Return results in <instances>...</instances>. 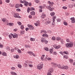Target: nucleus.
Returning a JSON list of instances; mask_svg holds the SVG:
<instances>
[{
	"label": "nucleus",
	"mask_w": 75,
	"mask_h": 75,
	"mask_svg": "<svg viewBox=\"0 0 75 75\" xmlns=\"http://www.w3.org/2000/svg\"><path fill=\"white\" fill-rule=\"evenodd\" d=\"M20 4H17L16 6L15 7L16 8H19V7H20Z\"/></svg>",
	"instance_id": "obj_28"
},
{
	"label": "nucleus",
	"mask_w": 75,
	"mask_h": 75,
	"mask_svg": "<svg viewBox=\"0 0 75 75\" xmlns=\"http://www.w3.org/2000/svg\"><path fill=\"white\" fill-rule=\"evenodd\" d=\"M47 75H52V74L50 72H48L47 73Z\"/></svg>",
	"instance_id": "obj_62"
},
{
	"label": "nucleus",
	"mask_w": 75,
	"mask_h": 75,
	"mask_svg": "<svg viewBox=\"0 0 75 75\" xmlns=\"http://www.w3.org/2000/svg\"><path fill=\"white\" fill-rule=\"evenodd\" d=\"M60 48H61V47L59 45H58V46H56V47H55V49L58 50V49Z\"/></svg>",
	"instance_id": "obj_20"
},
{
	"label": "nucleus",
	"mask_w": 75,
	"mask_h": 75,
	"mask_svg": "<svg viewBox=\"0 0 75 75\" xmlns=\"http://www.w3.org/2000/svg\"><path fill=\"white\" fill-rule=\"evenodd\" d=\"M64 58H65L66 59H68V56H64Z\"/></svg>",
	"instance_id": "obj_54"
},
{
	"label": "nucleus",
	"mask_w": 75,
	"mask_h": 75,
	"mask_svg": "<svg viewBox=\"0 0 75 75\" xmlns=\"http://www.w3.org/2000/svg\"><path fill=\"white\" fill-rule=\"evenodd\" d=\"M9 37L10 39H11L12 38V36L11 35H9Z\"/></svg>",
	"instance_id": "obj_47"
},
{
	"label": "nucleus",
	"mask_w": 75,
	"mask_h": 75,
	"mask_svg": "<svg viewBox=\"0 0 75 75\" xmlns=\"http://www.w3.org/2000/svg\"><path fill=\"white\" fill-rule=\"evenodd\" d=\"M13 38H18V35H17V34H16V35L15 36H14V38L13 37Z\"/></svg>",
	"instance_id": "obj_48"
},
{
	"label": "nucleus",
	"mask_w": 75,
	"mask_h": 75,
	"mask_svg": "<svg viewBox=\"0 0 75 75\" xmlns=\"http://www.w3.org/2000/svg\"><path fill=\"white\" fill-rule=\"evenodd\" d=\"M70 19L71 20V22L72 23H75V18H74V17L71 18H70Z\"/></svg>",
	"instance_id": "obj_8"
},
{
	"label": "nucleus",
	"mask_w": 75,
	"mask_h": 75,
	"mask_svg": "<svg viewBox=\"0 0 75 75\" xmlns=\"http://www.w3.org/2000/svg\"><path fill=\"white\" fill-rule=\"evenodd\" d=\"M45 40L43 39V40H41V42H45Z\"/></svg>",
	"instance_id": "obj_57"
},
{
	"label": "nucleus",
	"mask_w": 75,
	"mask_h": 75,
	"mask_svg": "<svg viewBox=\"0 0 75 75\" xmlns=\"http://www.w3.org/2000/svg\"><path fill=\"white\" fill-rule=\"evenodd\" d=\"M29 30H34V27L31 25V27L29 28Z\"/></svg>",
	"instance_id": "obj_17"
},
{
	"label": "nucleus",
	"mask_w": 75,
	"mask_h": 75,
	"mask_svg": "<svg viewBox=\"0 0 75 75\" xmlns=\"http://www.w3.org/2000/svg\"><path fill=\"white\" fill-rule=\"evenodd\" d=\"M2 21H3V22H5V23H7L8 22V21H6V18H3L2 19Z\"/></svg>",
	"instance_id": "obj_15"
},
{
	"label": "nucleus",
	"mask_w": 75,
	"mask_h": 75,
	"mask_svg": "<svg viewBox=\"0 0 75 75\" xmlns=\"http://www.w3.org/2000/svg\"><path fill=\"white\" fill-rule=\"evenodd\" d=\"M69 61L70 63H71V64H72L73 62H74V60L72 59H69Z\"/></svg>",
	"instance_id": "obj_24"
},
{
	"label": "nucleus",
	"mask_w": 75,
	"mask_h": 75,
	"mask_svg": "<svg viewBox=\"0 0 75 75\" xmlns=\"http://www.w3.org/2000/svg\"><path fill=\"white\" fill-rule=\"evenodd\" d=\"M64 53L65 54H69V53L67 51L66 52L65 51H64Z\"/></svg>",
	"instance_id": "obj_34"
},
{
	"label": "nucleus",
	"mask_w": 75,
	"mask_h": 75,
	"mask_svg": "<svg viewBox=\"0 0 75 75\" xmlns=\"http://www.w3.org/2000/svg\"><path fill=\"white\" fill-rule=\"evenodd\" d=\"M23 3H24V5L25 6H27L28 5V2L26 1L25 0H23Z\"/></svg>",
	"instance_id": "obj_6"
},
{
	"label": "nucleus",
	"mask_w": 75,
	"mask_h": 75,
	"mask_svg": "<svg viewBox=\"0 0 75 75\" xmlns=\"http://www.w3.org/2000/svg\"><path fill=\"white\" fill-rule=\"evenodd\" d=\"M33 53L32 52H28V54H29L30 55H31V54H33Z\"/></svg>",
	"instance_id": "obj_52"
},
{
	"label": "nucleus",
	"mask_w": 75,
	"mask_h": 75,
	"mask_svg": "<svg viewBox=\"0 0 75 75\" xmlns=\"http://www.w3.org/2000/svg\"><path fill=\"white\" fill-rule=\"evenodd\" d=\"M3 45H1L0 43V48H3Z\"/></svg>",
	"instance_id": "obj_61"
},
{
	"label": "nucleus",
	"mask_w": 75,
	"mask_h": 75,
	"mask_svg": "<svg viewBox=\"0 0 75 75\" xmlns=\"http://www.w3.org/2000/svg\"><path fill=\"white\" fill-rule=\"evenodd\" d=\"M74 6V5L73 4H70L68 5V7L69 8H72L73 6Z\"/></svg>",
	"instance_id": "obj_12"
},
{
	"label": "nucleus",
	"mask_w": 75,
	"mask_h": 75,
	"mask_svg": "<svg viewBox=\"0 0 75 75\" xmlns=\"http://www.w3.org/2000/svg\"><path fill=\"white\" fill-rule=\"evenodd\" d=\"M11 69L12 70H14L16 69V68L14 67H12L11 68Z\"/></svg>",
	"instance_id": "obj_53"
},
{
	"label": "nucleus",
	"mask_w": 75,
	"mask_h": 75,
	"mask_svg": "<svg viewBox=\"0 0 75 75\" xmlns=\"http://www.w3.org/2000/svg\"><path fill=\"white\" fill-rule=\"evenodd\" d=\"M14 58H16V59H18V55H16L15 57H14Z\"/></svg>",
	"instance_id": "obj_41"
},
{
	"label": "nucleus",
	"mask_w": 75,
	"mask_h": 75,
	"mask_svg": "<svg viewBox=\"0 0 75 75\" xmlns=\"http://www.w3.org/2000/svg\"><path fill=\"white\" fill-rule=\"evenodd\" d=\"M18 53H19V54L21 53V50H20V49H18Z\"/></svg>",
	"instance_id": "obj_37"
},
{
	"label": "nucleus",
	"mask_w": 75,
	"mask_h": 75,
	"mask_svg": "<svg viewBox=\"0 0 75 75\" xmlns=\"http://www.w3.org/2000/svg\"><path fill=\"white\" fill-rule=\"evenodd\" d=\"M45 50L47 51H49V49L47 47H45L44 48Z\"/></svg>",
	"instance_id": "obj_29"
},
{
	"label": "nucleus",
	"mask_w": 75,
	"mask_h": 75,
	"mask_svg": "<svg viewBox=\"0 0 75 75\" xmlns=\"http://www.w3.org/2000/svg\"><path fill=\"white\" fill-rule=\"evenodd\" d=\"M61 40V39L60 37H57L56 38V40H57V41H59V40Z\"/></svg>",
	"instance_id": "obj_21"
},
{
	"label": "nucleus",
	"mask_w": 75,
	"mask_h": 75,
	"mask_svg": "<svg viewBox=\"0 0 75 75\" xmlns=\"http://www.w3.org/2000/svg\"><path fill=\"white\" fill-rule=\"evenodd\" d=\"M29 66L30 67H31L32 68L33 67V65L32 64H29Z\"/></svg>",
	"instance_id": "obj_63"
},
{
	"label": "nucleus",
	"mask_w": 75,
	"mask_h": 75,
	"mask_svg": "<svg viewBox=\"0 0 75 75\" xmlns=\"http://www.w3.org/2000/svg\"><path fill=\"white\" fill-rule=\"evenodd\" d=\"M42 66H43V63H41L37 65V68L39 70L41 69L42 68Z\"/></svg>",
	"instance_id": "obj_3"
},
{
	"label": "nucleus",
	"mask_w": 75,
	"mask_h": 75,
	"mask_svg": "<svg viewBox=\"0 0 75 75\" xmlns=\"http://www.w3.org/2000/svg\"><path fill=\"white\" fill-rule=\"evenodd\" d=\"M46 17V14H44V13H42V15L41 16V18H42V19H44L45 17Z\"/></svg>",
	"instance_id": "obj_5"
},
{
	"label": "nucleus",
	"mask_w": 75,
	"mask_h": 75,
	"mask_svg": "<svg viewBox=\"0 0 75 75\" xmlns=\"http://www.w3.org/2000/svg\"><path fill=\"white\" fill-rule=\"evenodd\" d=\"M5 1L6 3H8L10 2V0H6Z\"/></svg>",
	"instance_id": "obj_58"
},
{
	"label": "nucleus",
	"mask_w": 75,
	"mask_h": 75,
	"mask_svg": "<svg viewBox=\"0 0 75 75\" xmlns=\"http://www.w3.org/2000/svg\"><path fill=\"white\" fill-rule=\"evenodd\" d=\"M56 17H57V16H54L52 17L53 23H52V24L53 25H54V24H55V23H54V22H55V19H56Z\"/></svg>",
	"instance_id": "obj_4"
},
{
	"label": "nucleus",
	"mask_w": 75,
	"mask_h": 75,
	"mask_svg": "<svg viewBox=\"0 0 75 75\" xmlns=\"http://www.w3.org/2000/svg\"><path fill=\"white\" fill-rule=\"evenodd\" d=\"M25 46L26 48H31V47L28 45H25Z\"/></svg>",
	"instance_id": "obj_27"
},
{
	"label": "nucleus",
	"mask_w": 75,
	"mask_h": 75,
	"mask_svg": "<svg viewBox=\"0 0 75 75\" xmlns=\"http://www.w3.org/2000/svg\"><path fill=\"white\" fill-rule=\"evenodd\" d=\"M53 55H57V52L55 51L53 52Z\"/></svg>",
	"instance_id": "obj_42"
},
{
	"label": "nucleus",
	"mask_w": 75,
	"mask_h": 75,
	"mask_svg": "<svg viewBox=\"0 0 75 75\" xmlns=\"http://www.w3.org/2000/svg\"><path fill=\"white\" fill-rule=\"evenodd\" d=\"M30 40L31 41H35V39H34L33 38H30Z\"/></svg>",
	"instance_id": "obj_30"
},
{
	"label": "nucleus",
	"mask_w": 75,
	"mask_h": 75,
	"mask_svg": "<svg viewBox=\"0 0 75 75\" xmlns=\"http://www.w3.org/2000/svg\"><path fill=\"white\" fill-rule=\"evenodd\" d=\"M63 8L64 10H65V9H67V7L66 6H63Z\"/></svg>",
	"instance_id": "obj_55"
},
{
	"label": "nucleus",
	"mask_w": 75,
	"mask_h": 75,
	"mask_svg": "<svg viewBox=\"0 0 75 75\" xmlns=\"http://www.w3.org/2000/svg\"><path fill=\"white\" fill-rule=\"evenodd\" d=\"M28 26L29 27V28L30 29V28L31 27V25H30V24H28Z\"/></svg>",
	"instance_id": "obj_60"
},
{
	"label": "nucleus",
	"mask_w": 75,
	"mask_h": 75,
	"mask_svg": "<svg viewBox=\"0 0 75 75\" xmlns=\"http://www.w3.org/2000/svg\"><path fill=\"white\" fill-rule=\"evenodd\" d=\"M60 42H61V44H64V41L63 39H61V40H60Z\"/></svg>",
	"instance_id": "obj_26"
},
{
	"label": "nucleus",
	"mask_w": 75,
	"mask_h": 75,
	"mask_svg": "<svg viewBox=\"0 0 75 75\" xmlns=\"http://www.w3.org/2000/svg\"><path fill=\"white\" fill-rule=\"evenodd\" d=\"M35 2L36 3H40V1L38 0H35Z\"/></svg>",
	"instance_id": "obj_36"
},
{
	"label": "nucleus",
	"mask_w": 75,
	"mask_h": 75,
	"mask_svg": "<svg viewBox=\"0 0 75 75\" xmlns=\"http://www.w3.org/2000/svg\"><path fill=\"white\" fill-rule=\"evenodd\" d=\"M51 69H50V71H49L50 72H52L54 71V69H52V68Z\"/></svg>",
	"instance_id": "obj_46"
},
{
	"label": "nucleus",
	"mask_w": 75,
	"mask_h": 75,
	"mask_svg": "<svg viewBox=\"0 0 75 75\" xmlns=\"http://www.w3.org/2000/svg\"><path fill=\"white\" fill-rule=\"evenodd\" d=\"M50 15L51 16H54V15H55V13L54 12H52L51 13H50Z\"/></svg>",
	"instance_id": "obj_23"
},
{
	"label": "nucleus",
	"mask_w": 75,
	"mask_h": 75,
	"mask_svg": "<svg viewBox=\"0 0 75 75\" xmlns=\"http://www.w3.org/2000/svg\"><path fill=\"white\" fill-rule=\"evenodd\" d=\"M52 40H53L54 41H55V40H56V38L55 37V36H53L52 38Z\"/></svg>",
	"instance_id": "obj_22"
},
{
	"label": "nucleus",
	"mask_w": 75,
	"mask_h": 75,
	"mask_svg": "<svg viewBox=\"0 0 75 75\" xmlns=\"http://www.w3.org/2000/svg\"><path fill=\"white\" fill-rule=\"evenodd\" d=\"M33 10H35V8L34 7H31L30 8V11H33Z\"/></svg>",
	"instance_id": "obj_25"
},
{
	"label": "nucleus",
	"mask_w": 75,
	"mask_h": 75,
	"mask_svg": "<svg viewBox=\"0 0 75 75\" xmlns=\"http://www.w3.org/2000/svg\"><path fill=\"white\" fill-rule=\"evenodd\" d=\"M48 8L50 10V11H52L54 9V8L51 7V6H49L48 7Z\"/></svg>",
	"instance_id": "obj_7"
},
{
	"label": "nucleus",
	"mask_w": 75,
	"mask_h": 75,
	"mask_svg": "<svg viewBox=\"0 0 75 75\" xmlns=\"http://www.w3.org/2000/svg\"><path fill=\"white\" fill-rule=\"evenodd\" d=\"M44 57H45V55H42L41 57V59L42 61H44Z\"/></svg>",
	"instance_id": "obj_18"
},
{
	"label": "nucleus",
	"mask_w": 75,
	"mask_h": 75,
	"mask_svg": "<svg viewBox=\"0 0 75 75\" xmlns=\"http://www.w3.org/2000/svg\"><path fill=\"white\" fill-rule=\"evenodd\" d=\"M51 64H52L54 66H56V65H57V64H56V63L52 62Z\"/></svg>",
	"instance_id": "obj_38"
},
{
	"label": "nucleus",
	"mask_w": 75,
	"mask_h": 75,
	"mask_svg": "<svg viewBox=\"0 0 75 75\" xmlns=\"http://www.w3.org/2000/svg\"><path fill=\"white\" fill-rule=\"evenodd\" d=\"M28 4L29 5V6H31L32 4H31V2H29V3H28Z\"/></svg>",
	"instance_id": "obj_56"
},
{
	"label": "nucleus",
	"mask_w": 75,
	"mask_h": 75,
	"mask_svg": "<svg viewBox=\"0 0 75 75\" xmlns=\"http://www.w3.org/2000/svg\"><path fill=\"white\" fill-rule=\"evenodd\" d=\"M14 14L15 15L13 16V17L15 18H17L18 16H19V14L17 13H15Z\"/></svg>",
	"instance_id": "obj_11"
},
{
	"label": "nucleus",
	"mask_w": 75,
	"mask_h": 75,
	"mask_svg": "<svg viewBox=\"0 0 75 75\" xmlns=\"http://www.w3.org/2000/svg\"><path fill=\"white\" fill-rule=\"evenodd\" d=\"M47 23H48V24H50L51 23V21H47Z\"/></svg>",
	"instance_id": "obj_64"
},
{
	"label": "nucleus",
	"mask_w": 75,
	"mask_h": 75,
	"mask_svg": "<svg viewBox=\"0 0 75 75\" xmlns=\"http://www.w3.org/2000/svg\"><path fill=\"white\" fill-rule=\"evenodd\" d=\"M17 23L18 25H21V23L20 22H18Z\"/></svg>",
	"instance_id": "obj_51"
},
{
	"label": "nucleus",
	"mask_w": 75,
	"mask_h": 75,
	"mask_svg": "<svg viewBox=\"0 0 75 75\" xmlns=\"http://www.w3.org/2000/svg\"><path fill=\"white\" fill-rule=\"evenodd\" d=\"M30 8L28 7L27 9V12L28 13H30Z\"/></svg>",
	"instance_id": "obj_32"
},
{
	"label": "nucleus",
	"mask_w": 75,
	"mask_h": 75,
	"mask_svg": "<svg viewBox=\"0 0 75 75\" xmlns=\"http://www.w3.org/2000/svg\"><path fill=\"white\" fill-rule=\"evenodd\" d=\"M65 46L67 48H72L74 46V43L71 42L69 43H67L66 44Z\"/></svg>",
	"instance_id": "obj_1"
},
{
	"label": "nucleus",
	"mask_w": 75,
	"mask_h": 75,
	"mask_svg": "<svg viewBox=\"0 0 75 75\" xmlns=\"http://www.w3.org/2000/svg\"><path fill=\"white\" fill-rule=\"evenodd\" d=\"M11 75H17V73L13 71H11Z\"/></svg>",
	"instance_id": "obj_14"
},
{
	"label": "nucleus",
	"mask_w": 75,
	"mask_h": 75,
	"mask_svg": "<svg viewBox=\"0 0 75 75\" xmlns=\"http://www.w3.org/2000/svg\"><path fill=\"white\" fill-rule=\"evenodd\" d=\"M6 50L8 51H10V47H6Z\"/></svg>",
	"instance_id": "obj_35"
},
{
	"label": "nucleus",
	"mask_w": 75,
	"mask_h": 75,
	"mask_svg": "<svg viewBox=\"0 0 75 75\" xmlns=\"http://www.w3.org/2000/svg\"><path fill=\"white\" fill-rule=\"evenodd\" d=\"M16 11H21V10L20 9L18 8L16 9Z\"/></svg>",
	"instance_id": "obj_49"
},
{
	"label": "nucleus",
	"mask_w": 75,
	"mask_h": 75,
	"mask_svg": "<svg viewBox=\"0 0 75 75\" xmlns=\"http://www.w3.org/2000/svg\"><path fill=\"white\" fill-rule=\"evenodd\" d=\"M64 24L65 25H68V23L65 22H64Z\"/></svg>",
	"instance_id": "obj_44"
},
{
	"label": "nucleus",
	"mask_w": 75,
	"mask_h": 75,
	"mask_svg": "<svg viewBox=\"0 0 75 75\" xmlns=\"http://www.w3.org/2000/svg\"><path fill=\"white\" fill-rule=\"evenodd\" d=\"M45 44H48V41L47 40H45L44 42Z\"/></svg>",
	"instance_id": "obj_50"
},
{
	"label": "nucleus",
	"mask_w": 75,
	"mask_h": 75,
	"mask_svg": "<svg viewBox=\"0 0 75 75\" xmlns=\"http://www.w3.org/2000/svg\"><path fill=\"white\" fill-rule=\"evenodd\" d=\"M18 67L19 68H21V65L20 64H18Z\"/></svg>",
	"instance_id": "obj_43"
},
{
	"label": "nucleus",
	"mask_w": 75,
	"mask_h": 75,
	"mask_svg": "<svg viewBox=\"0 0 75 75\" xmlns=\"http://www.w3.org/2000/svg\"><path fill=\"white\" fill-rule=\"evenodd\" d=\"M57 22L59 23V22H61V19H60L58 18V19H57Z\"/></svg>",
	"instance_id": "obj_33"
},
{
	"label": "nucleus",
	"mask_w": 75,
	"mask_h": 75,
	"mask_svg": "<svg viewBox=\"0 0 75 75\" xmlns=\"http://www.w3.org/2000/svg\"><path fill=\"white\" fill-rule=\"evenodd\" d=\"M8 22L7 23H6V25H9L10 26H13V25H14V23H8Z\"/></svg>",
	"instance_id": "obj_10"
},
{
	"label": "nucleus",
	"mask_w": 75,
	"mask_h": 75,
	"mask_svg": "<svg viewBox=\"0 0 75 75\" xmlns=\"http://www.w3.org/2000/svg\"><path fill=\"white\" fill-rule=\"evenodd\" d=\"M20 33L21 35H23V34H24V32L22 30L21 31Z\"/></svg>",
	"instance_id": "obj_31"
},
{
	"label": "nucleus",
	"mask_w": 75,
	"mask_h": 75,
	"mask_svg": "<svg viewBox=\"0 0 75 75\" xmlns=\"http://www.w3.org/2000/svg\"><path fill=\"white\" fill-rule=\"evenodd\" d=\"M21 30H23L24 29V25H21Z\"/></svg>",
	"instance_id": "obj_39"
},
{
	"label": "nucleus",
	"mask_w": 75,
	"mask_h": 75,
	"mask_svg": "<svg viewBox=\"0 0 75 75\" xmlns=\"http://www.w3.org/2000/svg\"><path fill=\"white\" fill-rule=\"evenodd\" d=\"M59 53H60V54H61L62 55H63L64 54V52H63L60 51L59 52Z\"/></svg>",
	"instance_id": "obj_45"
},
{
	"label": "nucleus",
	"mask_w": 75,
	"mask_h": 75,
	"mask_svg": "<svg viewBox=\"0 0 75 75\" xmlns=\"http://www.w3.org/2000/svg\"><path fill=\"white\" fill-rule=\"evenodd\" d=\"M66 41L67 42H69V39H66Z\"/></svg>",
	"instance_id": "obj_59"
},
{
	"label": "nucleus",
	"mask_w": 75,
	"mask_h": 75,
	"mask_svg": "<svg viewBox=\"0 0 75 75\" xmlns=\"http://www.w3.org/2000/svg\"><path fill=\"white\" fill-rule=\"evenodd\" d=\"M57 66L58 68H60V69H68V66H67L61 67V64H58Z\"/></svg>",
	"instance_id": "obj_2"
},
{
	"label": "nucleus",
	"mask_w": 75,
	"mask_h": 75,
	"mask_svg": "<svg viewBox=\"0 0 75 75\" xmlns=\"http://www.w3.org/2000/svg\"><path fill=\"white\" fill-rule=\"evenodd\" d=\"M47 3L48 4H49L50 5V6H51V7H52L53 4H54V3L52 2H50V1H49L47 2Z\"/></svg>",
	"instance_id": "obj_9"
},
{
	"label": "nucleus",
	"mask_w": 75,
	"mask_h": 75,
	"mask_svg": "<svg viewBox=\"0 0 75 75\" xmlns=\"http://www.w3.org/2000/svg\"><path fill=\"white\" fill-rule=\"evenodd\" d=\"M30 14L32 16H35V12L34 11H33L30 13Z\"/></svg>",
	"instance_id": "obj_13"
},
{
	"label": "nucleus",
	"mask_w": 75,
	"mask_h": 75,
	"mask_svg": "<svg viewBox=\"0 0 75 75\" xmlns=\"http://www.w3.org/2000/svg\"><path fill=\"white\" fill-rule=\"evenodd\" d=\"M2 55L3 56H7V53L5 52H3Z\"/></svg>",
	"instance_id": "obj_16"
},
{
	"label": "nucleus",
	"mask_w": 75,
	"mask_h": 75,
	"mask_svg": "<svg viewBox=\"0 0 75 75\" xmlns=\"http://www.w3.org/2000/svg\"><path fill=\"white\" fill-rule=\"evenodd\" d=\"M47 58L48 61H51L52 59L50 57H48V58H47V57H46V59H47Z\"/></svg>",
	"instance_id": "obj_40"
},
{
	"label": "nucleus",
	"mask_w": 75,
	"mask_h": 75,
	"mask_svg": "<svg viewBox=\"0 0 75 75\" xmlns=\"http://www.w3.org/2000/svg\"><path fill=\"white\" fill-rule=\"evenodd\" d=\"M50 52V54H52V52H53V49L51 48L49 50Z\"/></svg>",
	"instance_id": "obj_19"
}]
</instances>
